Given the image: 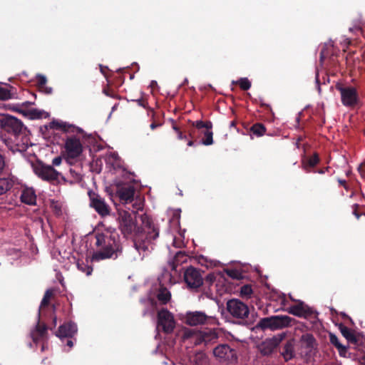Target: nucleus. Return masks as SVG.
<instances>
[{
  "label": "nucleus",
  "instance_id": "30",
  "mask_svg": "<svg viewBox=\"0 0 365 365\" xmlns=\"http://www.w3.org/2000/svg\"><path fill=\"white\" fill-rule=\"evenodd\" d=\"M340 331L342 335L350 341H356L355 336L354 333L350 330L349 328H347L345 326L340 325Z\"/></svg>",
  "mask_w": 365,
  "mask_h": 365
},
{
  "label": "nucleus",
  "instance_id": "20",
  "mask_svg": "<svg viewBox=\"0 0 365 365\" xmlns=\"http://www.w3.org/2000/svg\"><path fill=\"white\" fill-rule=\"evenodd\" d=\"M287 312L299 317H306L310 314L309 308L302 301H297V304L289 307Z\"/></svg>",
  "mask_w": 365,
  "mask_h": 365
},
{
  "label": "nucleus",
  "instance_id": "18",
  "mask_svg": "<svg viewBox=\"0 0 365 365\" xmlns=\"http://www.w3.org/2000/svg\"><path fill=\"white\" fill-rule=\"evenodd\" d=\"M66 150L68 158H75L78 157L83 150L80 140L75 138H68L66 142Z\"/></svg>",
  "mask_w": 365,
  "mask_h": 365
},
{
  "label": "nucleus",
  "instance_id": "53",
  "mask_svg": "<svg viewBox=\"0 0 365 365\" xmlns=\"http://www.w3.org/2000/svg\"><path fill=\"white\" fill-rule=\"evenodd\" d=\"M157 83L155 81H152L151 83V86H153L156 84Z\"/></svg>",
  "mask_w": 365,
  "mask_h": 365
},
{
  "label": "nucleus",
  "instance_id": "41",
  "mask_svg": "<svg viewBox=\"0 0 365 365\" xmlns=\"http://www.w3.org/2000/svg\"><path fill=\"white\" fill-rule=\"evenodd\" d=\"M78 268L82 272H86L87 275H90L92 272V268L91 267H86L84 264H77Z\"/></svg>",
  "mask_w": 365,
  "mask_h": 365
},
{
  "label": "nucleus",
  "instance_id": "55",
  "mask_svg": "<svg viewBox=\"0 0 365 365\" xmlns=\"http://www.w3.org/2000/svg\"><path fill=\"white\" fill-rule=\"evenodd\" d=\"M142 209V206L140 205H139V206L137 207V210H140Z\"/></svg>",
  "mask_w": 365,
  "mask_h": 365
},
{
  "label": "nucleus",
  "instance_id": "28",
  "mask_svg": "<svg viewBox=\"0 0 365 365\" xmlns=\"http://www.w3.org/2000/svg\"><path fill=\"white\" fill-rule=\"evenodd\" d=\"M192 362L195 365H207L208 359L204 353L200 352L193 357Z\"/></svg>",
  "mask_w": 365,
  "mask_h": 365
},
{
  "label": "nucleus",
  "instance_id": "26",
  "mask_svg": "<svg viewBox=\"0 0 365 365\" xmlns=\"http://www.w3.org/2000/svg\"><path fill=\"white\" fill-rule=\"evenodd\" d=\"M30 105V103L29 101H26L23 103L21 105H11V104H6L4 105V108L8 110H14L16 112H18L19 113H21L24 115H27L28 112H26L25 110H23L21 108L22 106H27Z\"/></svg>",
  "mask_w": 365,
  "mask_h": 365
},
{
  "label": "nucleus",
  "instance_id": "38",
  "mask_svg": "<svg viewBox=\"0 0 365 365\" xmlns=\"http://www.w3.org/2000/svg\"><path fill=\"white\" fill-rule=\"evenodd\" d=\"M11 98V93L10 92L4 88L0 86V98L3 100H6Z\"/></svg>",
  "mask_w": 365,
  "mask_h": 365
},
{
  "label": "nucleus",
  "instance_id": "24",
  "mask_svg": "<svg viewBox=\"0 0 365 365\" xmlns=\"http://www.w3.org/2000/svg\"><path fill=\"white\" fill-rule=\"evenodd\" d=\"M284 337V334H279L270 339H267L264 342V344L269 348V351H272L280 344Z\"/></svg>",
  "mask_w": 365,
  "mask_h": 365
},
{
  "label": "nucleus",
  "instance_id": "52",
  "mask_svg": "<svg viewBox=\"0 0 365 365\" xmlns=\"http://www.w3.org/2000/svg\"><path fill=\"white\" fill-rule=\"evenodd\" d=\"M150 127H151L152 129H154L156 127V125L153 123V124L150 125Z\"/></svg>",
  "mask_w": 365,
  "mask_h": 365
},
{
  "label": "nucleus",
  "instance_id": "13",
  "mask_svg": "<svg viewBox=\"0 0 365 365\" xmlns=\"http://www.w3.org/2000/svg\"><path fill=\"white\" fill-rule=\"evenodd\" d=\"M316 341L310 334H304L299 341L300 354L305 357H310L314 354Z\"/></svg>",
  "mask_w": 365,
  "mask_h": 365
},
{
  "label": "nucleus",
  "instance_id": "37",
  "mask_svg": "<svg viewBox=\"0 0 365 365\" xmlns=\"http://www.w3.org/2000/svg\"><path fill=\"white\" fill-rule=\"evenodd\" d=\"M237 83L243 90H248L251 86V83L247 78H240Z\"/></svg>",
  "mask_w": 365,
  "mask_h": 365
},
{
  "label": "nucleus",
  "instance_id": "43",
  "mask_svg": "<svg viewBox=\"0 0 365 365\" xmlns=\"http://www.w3.org/2000/svg\"><path fill=\"white\" fill-rule=\"evenodd\" d=\"M62 162V158L61 156L56 157L52 160V165L53 166H58L61 165Z\"/></svg>",
  "mask_w": 365,
  "mask_h": 365
},
{
  "label": "nucleus",
  "instance_id": "44",
  "mask_svg": "<svg viewBox=\"0 0 365 365\" xmlns=\"http://www.w3.org/2000/svg\"><path fill=\"white\" fill-rule=\"evenodd\" d=\"M6 165L4 157L0 154V173L3 171Z\"/></svg>",
  "mask_w": 365,
  "mask_h": 365
},
{
  "label": "nucleus",
  "instance_id": "7",
  "mask_svg": "<svg viewBox=\"0 0 365 365\" xmlns=\"http://www.w3.org/2000/svg\"><path fill=\"white\" fill-rule=\"evenodd\" d=\"M34 173L41 180L52 182L58 180L60 173L51 165H46L38 163L32 165Z\"/></svg>",
  "mask_w": 365,
  "mask_h": 365
},
{
  "label": "nucleus",
  "instance_id": "5",
  "mask_svg": "<svg viewBox=\"0 0 365 365\" xmlns=\"http://www.w3.org/2000/svg\"><path fill=\"white\" fill-rule=\"evenodd\" d=\"M179 319L190 326H198L205 324L213 323L215 319L207 316L202 312H188L185 314H180Z\"/></svg>",
  "mask_w": 365,
  "mask_h": 365
},
{
  "label": "nucleus",
  "instance_id": "48",
  "mask_svg": "<svg viewBox=\"0 0 365 365\" xmlns=\"http://www.w3.org/2000/svg\"><path fill=\"white\" fill-rule=\"evenodd\" d=\"M205 125L204 128H207V130H210V129L212 128V123L210 122L205 123Z\"/></svg>",
  "mask_w": 365,
  "mask_h": 365
},
{
  "label": "nucleus",
  "instance_id": "39",
  "mask_svg": "<svg viewBox=\"0 0 365 365\" xmlns=\"http://www.w3.org/2000/svg\"><path fill=\"white\" fill-rule=\"evenodd\" d=\"M36 78H37V83H38L39 88H43V87L45 86L46 81H47L46 76H44L43 75H38L36 76Z\"/></svg>",
  "mask_w": 365,
  "mask_h": 365
},
{
  "label": "nucleus",
  "instance_id": "10",
  "mask_svg": "<svg viewBox=\"0 0 365 365\" xmlns=\"http://www.w3.org/2000/svg\"><path fill=\"white\" fill-rule=\"evenodd\" d=\"M119 227L124 235L132 234L136 230L135 220L130 213L127 211H119Z\"/></svg>",
  "mask_w": 365,
  "mask_h": 365
},
{
  "label": "nucleus",
  "instance_id": "27",
  "mask_svg": "<svg viewBox=\"0 0 365 365\" xmlns=\"http://www.w3.org/2000/svg\"><path fill=\"white\" fill-rule=\"evenodd\" d=\"M283 356L286 360L290 359L294 356V343L290 341H288L284 346Z\"/></svg>",
  "mask_w": 365,
  "mask_h": 365
},
{
  "label": "nucleus",
  "instance_id": "16",
  "mask_svg": "<svg viewBox=\"0 0 365 365\" xmlns=\"http://www.w3.org/2000/svg\"><path fill=\"white\" fill-rule=\"evenodd\" d=\"M179 219L180 214L176 212L174 214L173 218L170 222L172 226L174 227L172 230L170 237L173 240V246L175 247H182L184 245V236L178 231L180 224Z\"/></svg>",
  "mask_w": 365,
  "mask_h": 365
},
{
  "label": "nucleus",
  "instance_id": "3",
  "mask_svg": "<svg viewBox=\"0 0 365 365\" xmlns=\"http://www.w3.org/2000/svg\"><path fill=\"white\" fill-rule=\"evenodd\" d=\"M292 320V319L288 316L277 315L262 319L259 325L264 329L277 330L290 326Z\"/></svg>",
  "mask_w": 365,
  "mask_h": 365
},
{
  "label": "nucleus",
  "instance_id": "49",
  "mask_svg": "<svg viewBox=\"0 0 365 365\" xmlns=\"http://www.w3.org/2000/svg\"><path fill=\"white\" fill-rule=\"evenodd\" d=\"M67 345L69 346L70 347H72L73 346V341H71V340H68V342H67Z\"/></svg>",
  "mask_w": 365,
  "mask_h": 365
},
{
  "label": "nucleus",
  "instance_id": "35",
  "mask_svg": "<svg viewBox=\"0 0 365 365\" xmlns=\"http://www.w3.org/2000/svg\"><path fill=\"white\" fill-rule=\"evenodd\" d=\"M53 294V292L51 290H47L44 294V297L41 301L39 310H41L43 307L46 306L48 304V302Z\"/></svg>",
  "mask_w": 365,
  "mask_h": 365
},
{
  "label": "nucleus",
  "instance_id": "56",
  "mask_svg": "<svg viewBox=\"0 0 365 365\" xmlns=\"http://www.w3.org/2000/svg\"><path fill=\"white\" fill-rule=\"evenodd\" d=\"M33 338H34V340L36 341V336L34 335V334H33Z\"/></svg>",
  "mask_w": 365,
  "mask_h": 365
},
{
  "label": "nucleus",
  "instance_id": "33",
  "mask_svg": "<svg viewBox=\"0 0 365 365\" xmlns=\"http://www.w3.org/2000/svg\"><path fill=\"white\" fill-rule=\"evenodd\" d=\"M252 293V289L250 285H244L240 289V295L242 297L249 298Z\"/></svg>",
  "mask_w": 365,
  "mask_h": 365
},
{
  "label": "nucleus",
  "instance_id": "31",
  "mask_svg": "<svg viewBox=\"0 0 365 365\" xmlns=\"http://www.w3.org/2000/svg\"><path fill=\"white\" fill-rule=\"evenodd\" d=\"M251 130L257 136H261L264 133L265 128L261 124H255L252 127Z\"/></svg>",
  "mask_w": 365,
  "mask_h": 365
},
{
  "label": "nucleus",
  "instance_id": "9",
  "mask_svg": "<svg viewBox=\"0 0 365 365\" xmlns=\"http://www.w3.org/2000/svg\"><path fill=\"white\" fill-rule=\"evenodd\" d=\"M4 144L7 148L13 153L19 152L22 153L25 151L28 147V139L26 136H24L22 133L17 136L11 135L8 138L3 140Z\"/></svg>",
  "mask_w": 365,
  "mask_h": 365
},
{
  "label": "nucleus",
  "instance_id": "32",
  "mask_svg": "<svg viewBox=\"0 0 365 365\" xmlns=\"http://www.w3.org/2000/svg\"><path fill=\"white\" fill-rule=\"evenodd\" d=\"M205 139L202 140V143L205 145H210L213 143L212 140V132L210 130H206L204 133Z\"/></svg>",
  "mask_w": 365,
  "mask_h": 365
},
{
  "label": "nucleus",
  "instance_id": "42",
  "mask_svg": "<svg viewBox=\"0 0 365 365\" xmlns=\"http://www.w3.org/2000/svg\"><path fill=\"white\" fill-rule=\"evenodd\" d=\"M46 328L44 325H38L37 327H36V331L38 333V334L40 336H43L44 333L46 332Z\"/></svg>",
  "mask_w": 365,
  "mask_h": 365
},
{
  "label": "nucleus",
  "instance_id": "17",
  "mask_svg": "<svg viewBox=\"0 0 365 365\" xmlns=\"http://www.w3.org/2000/svg\"><path fill=\"white\" fill-rule=\"evenodd\" d=\"M184 279L187 286L191 289H195L202 284V277L200 272L192 268L187 269L184 274Z\"/></svg>",
  "mask_w": 365,
  "mask_h": 365
},
{
  "label": "nucleus",
  "instance_id": "14",
  "mask_svg": "<svg viewBox=\"0 0 365 365\" xmlns=\"http://www.w3.org/2000/svg\"><path fill=\"white\" fill-rule=\"evenodd\" d=\"M337 89L340 92L341 102L344 106L352 107L357 103L358 95L354 88L337 86Z\"/></svg>",
  "mask_w": 365,
  "mask_h": 365
},
{
  "label": "nucleus",
  "instance_id": "40",
  "mask_svg": "<svg viewBox=\"0 0 365 365\" xmlns=\"http://www.w3.org/2000/svg\"><path fill=\"white\" fill-rule=\"evenodd\" d=\"M329 339L332 344H334L336 348L341 347V344L339 342L337 336L333 334H329Z\"/></svg>",
  "mask_w": 365,
  "mask_h": 365
},
{
  "label": "nucleus",
  "instance_id": "8",
  "mask_svg": "<svg viewBox=\"0 0 365 365\" xmlns=\"http://www.w3.org/2000/svg\"><path fill=\"white\" fill-rule=\"evenodd\" d=\"M227 310L233 317L241 319H246L250 313L247 305L237 299L227 302Z\"/></svg>",
  "mask_w": 365,
  "mask_h": 365
},
{
  "label": "nucleus",
  "instance_id": "4",
  "mask_svg": "<svg viewBox=\"0 0 365 365\" xmlns=\"http://www.w3.org/2000/svg\"><path fill=\"white\" fill-rule=\"evenodd\" d=\"M0 126L5 131L17 136L23 132L24 125L22 122L9 114L0 113Z\"/></svg>",
  "mask_w": 365,
  "mask_h": 365
},
{
  "label": "nucleus",
  "instance_id": "6",
  "mask_svg": "<svg viewBox=\"0 0 365 365\" xmlns=\"http://www.w3.org/2000/svg\"><path fill=\"white\" fill-rule=\"evenodd\" d=\"M213 354L220 362L232 364L237 361V355L235 349L227 344H220L213 349Z\"/></svg>",
  "mask_w": 365,
  "mask_h": 365
},
{
  "label": "nucleus",
  "instance_id": "57",
  "mask_svg": "<svg viewBox=\"0 0 365 365\" xmlns=\"http://www.w3.org/2000/svg\"><path fill=\"white\" fill-rule=\"evenodd\" d=\"M290 298H291V299H292V301H296L294 299L292 298L291 297H290Z\"/></svg>",
  "mask_w": 365,
  "mask_h": 365
},
{
  "label": "nucleus",
  "instance_id": "12",
  "mask_svg": "<svg viewBox=\"0 0 365 365\" xmlns=\"http://www.w3.org/2000/svg\"><path fill=\"white\" fill-rule=\"evenodd\" d=\"M158 324L166 333H170L175 327L174 317L171 312L163 309L158 313Z\"/></svg>",
  "mask_w": 365,
  "mask_h": 365
},
{
  "label": "nucleus",
  "instance_id": "34",
  "mask_svg": "<svg viewBox=\"0 0 365 365\" xmlns=\"http://www.w3.org/2000/svg\"><path fill=\"white\" fill-rule=\"evenodd\" d=\"M225 272L232 279H240L242 278V273L237 269H226Z\"/></svg>",
  "mask_w": 365,
  "mask_h": 365
},
{
  "label": "nucleus",
  "instance_id": "51",
  "mask_svg": "<svg viewBox=\"0 0 365 365\" xmlns=\"http://www.w3.org/2000/svg\"><path fill=\"white\" fill-rule=\"evenodd\" d=\"M178 137H179L180 139H182L183 138V136H182L181 133H179Z\"/></svg>",
  "mask_w": 365,
  "mask_h": 365
},
{
  "label": "nucleus",
  "instance_id": "50",
  "mask_svg": "<svg viewBox=\"0 0 365 365\" xmlns=\"http://www.w3.org/2000/svg\"><path fill=\"white\" fill-rule=\"evenodd\" d=\"M187 145H188L189 146H192V145H193V142H192V141H189V142H188V143H187Z\"/></svg>",
  "mask_w": 365,
  "mask_h": 365
},
{
  "label": "nucleus",
  "instance_id": "2",
  "mask_svg": "<svg viewBox=\"0 0 365 365\" xmlns=\"http://www.w3.org/2000/svg\"><path fill=\"white\" fill-rule=\"evenodd\" d=\"M143 232L136 235L134 239V245L137 251L141 254L149 252L153 249V240L159 235L158 229L153 225L148 216H142Z\"/></svg>",
  "mask_w": 365,
  "mask_h": 365
},
{
  "label": "nucleus",
  "instance_id": "45",
  "mask_svg": "<svg viewBox=\"0 0 365 365\" xmlns=\"http://www.w3.org/2000/svg\"><path fill=\"white\" fill-rule=\"evenodd\" d=\"M337 349H338L339 354L341 356H345V354L346 353V346L341 345V347L339 346Z\"/></svg>",
  "mask_w": 365,
  "mask_h": 365
},
{
  "label": "nucleus",
  "instance_id": "22",
  "mask_svg": "<svg viewBox=\"0 0 365 365\" xmlns=\"http://www.w3.org/2000/svg\"><path fill=\"white\" fill-rule=\"evenodd\" d=\"M77 332V326L74 323H66L59 327L58 331L56 334L57 336L62 337H71Z\"/></svg>",
  "mask_w": 365,
  "mask_h": 365
},
{
  "label": "nucleus",
  "instance_id": "1",
  "mask_svg": "<svg viewBox=\"0 0 365 365\" xmlns=\"http://www.w3.org/2000/svg\"><path fill=\"white\" fill-rule=\"evenodd\" d=\"M96 238V245L101 250L93 254V260L98 261L112 257L119 249L118 235L115 232L107 230L97 233Z\"/></svg>",
  "mask_w": 365,
  "mask_h": 365
},
{
  "label": "nucleus",
  "instance_id": "15",
  "mask_svg": "<svg viewBox=\"0 0 365 365\" xmlns=\"http://www.w3.org/2000/svg\"><path fill=\"white\" fill-rule=\"evenodd\" d=\"M184 339H191L195 344H200L202 341H207L212 339L208 336L207 331H200L194 329H185L182 332Z\"/></svg>",
  "mask_w": 365,
  "mask_h": 365
},
{
  "label": "nucleus",
  "instance_id": "54",
  "mask_svg": "<svg viewBox=\"0 0 365 365\" xmlns=\"http://www.w3.org/2000/svg\"><path fill=\"white\" fill-rule=\"evenodd\" d=\"M339 182H340L341 185H343V184L345 182V181H344V180H339Z\"/></svg>",
  "mask_w": 365,
  "mask_h": 365
},
{
  "label": "nucleus",
  "instance_id": "11",
  "mask_svg": "<svg viewBox=\"0 0 365 365\" xmlns=\"http://www.w3.org/2000/svg\"><path fill=\"white\" fill-rule=\"evenodd\" d=\"M159 280L161 287L157 294V297L162 304H166L170 300L171 294L168 289L164 286L167 284H175L176 282V279H174L169 272H166L163 274Z\"/></svg>",
  "mask_w": 365,
  "mask_h": 365
},
{
  "label": "nucleus",
  "instance_id": "29",
  "mask_svg": "<svg viewBox=\"0 0 365 365\" xmlns=\"http://www.w3.org/2000/svg\"><path fill=\"white\" fill-rule=\"evenodd\" d=\"M12 186L11 180L0 178V195L6 193Z\"/></svg>",
  "mask_w": 365,
  "mask_h": 365
},
{
  "label": "nucleus",
  "instance_id": "21",
  "mask_svg": "<svg viewBox=\"0 0 365 365\" xmlns=\"http://www.w3.org/2000/svg\"><path fill=\"white\" fill-rule=\"evenodd\" d=\"M135 190L132 186H125L118 190V195L120 201L127 204L131 202L133 200Z\"/></svg>",
  "mask_w": 365,
  "mask_h": 365
},
{
  "label": "nucleus",
  "instance_id": "47",
  "mask_svg": "<svg viewBox=\"0 0 365 365\" xmlns=\"http://www.w3.org/2000/svg\"><path fill=\"white\" fill-rule=\"evenodd\" d=\"M205 125V123L202 121H196L195 122V126L197 128H202Z\"/></svg>",
  "mask_w": 365,
  "mask_h": 365
},
{
  "label": "nucleus",
  "instance_id": "25",
  "mask_svg": "<svg viewBox=\"0 0 365 365\" xmlns=\"http://www.w3.org/2000/svg\"><path fill=\"white\" fill-rule=\"evenodd\" d=\"M26 112H28V115L26 116L32 119L46 118L48 117V113L43 110L32 109L30 110H26Z\"/></svg>",
  "mask_w": 365,
  "mask_h": 365
},
{
  "label": "nucleus",
  "instance_id": "36",
  "mask_svg": "<svg viewBox=\"0 0 365 365\" xmlns=\"http://www.w3.org/2000/svg\"><path fill=\"white\" fill-rule=\"evenodd\" d=\"M319 162V158L317 155H313L311 157L307 163H303V166L305 169L309 167H314L315 166L317 163Z\"/></svg>",
  "mask_w": 365,
  "mask_h": 365
},
{
  "label": "nucleus",
  "instance_id": "58",
  "mask_svg": "<svg viewBox=\"0 0 365 365\" xmlns=\"http://www.w3.org/2000/svg\"><path fill=\"white\" fill-rule=\"evenodd\" d=\"M53 321H54V323L56 324V319L55 318Z\"/></svg>",
  "mask_w": 365,
  "mask_h": 365
},
{
  "label": "nucleus",
  "instance_id": "46",
  "mask_svg": "<svg viewBox=\"0 0 365 365\" xmlns=\"http://www.w3.org/2000/svg\"><path fill=\"white\" fill-rule=\"evenodd\" d=\"M42 91H43L46 93L50 94L52 92V88L50 87H47L46 85L43 88H40Z\"/></svg>",
  "mask_w": 365,
  "mask_h": 365
},
{
  "label": "nucleus",
  "instance_id": "19",
  "mask_svg": "<svg viewBox=\"0 0 365 365\" xmlns=\"http://www.w3.org/2000/svg\"><path fill=\"white\" fill-rule=\"evenodd\" d=\"M91 197V205L101 215L105 216L109 214V207L104 200L95 194Z\"/></svg>",
  "mask_w": 365,
  "mask_h": 365
},
{
  "label": "nucleus",
  "instance_id": "23",
  "mask_svg": "<svg viewBox=\"0 0 365 365\" xmlns=\"http://www.w3.org/2000/svg\"><path fill=\"white\" fill-rule=\"evenodd\" d=\"M21 200L22 202L34 205L36 202V195L32 187H25L21 191Z\"/></svg>",
  "mask_w": 365,
  "mask_h": 365
}]
</instances>
